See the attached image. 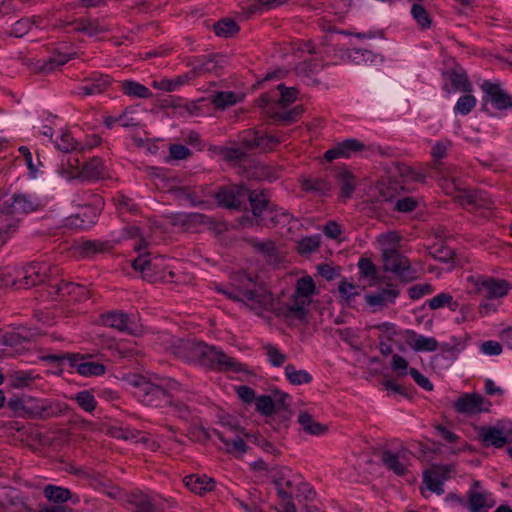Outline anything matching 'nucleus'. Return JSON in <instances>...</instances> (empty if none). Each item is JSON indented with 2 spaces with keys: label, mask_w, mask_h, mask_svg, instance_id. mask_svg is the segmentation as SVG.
Returning a JSON list of instances; mask_svg holds the SVG:
<instances>
[{
  "label": "nucleus",
  "mask_w": 512,
  "mask_h": 512,
  "mask_svg": "<svg viewBox=\"0 0 512 512\" xmlns=\"http://www.w3.org/2000/svg\"><path fill=\"white\" fill-rule=\"evenodd\" d=\"M364 148L363 143L356 139H347L336 147L329 149L325 152L324 158L327 161H332L340 157H349L351 152L361 151Z\"/></svg>",
  "instance_id": "nucleus-21"
},
{
  "label": "nucleus",
  "mask_w": 512,
  "mask_h": 512,
  "mask_svg": "<svg viewBox=\"0 0 512 512\" xmlns=\"http://www.w3.org/2000/svg\"><path fill=\"white\" fill-rule=\"evenodd\" d=\"M98 431L102 433L105 432L112 437L123 439L125 441H134L135 443H147L149 441V438L146 434L137 430L123 429L121 427L110 426L104 423L98 424Z\"/></svg>",
  "instance_id": "nucleus-19"
},
{
  "label": "nucleus",
  "mask_w": 512,
  "mask_h": 512,
  "mask_svg": "<svg viewBox=\"0 0 512 512\" xmlns=\"http://www.w3.org/2000/svg\"><path fill=\"white\" fill-rule=\"evenodd\" d=\"M302 186L306 191H317L320 193H326L331 188L328 182L320 178L305 179Z\"/></svg>",
  "instance_id": "nucleus-55"
},
{
  "label": "nucleus",
  "mask_w": 512,
  "mask_h": 512,
  "mask_svg": "<svg viewBox=\"0 0 512 512\" xmlns=\"http://www.w3.org/2000/svg\"><path fill=\"white\" fill-rule=\"evenodd\" d=\"M443 76L446 80L443 88L447 92H451L449 85L455 91H461L464 93H470L472 91V85L468 80L466 72L460 66L457 65L444 71Z\"/></svg>",
  "instance_id": "nucleus-12"
},
{
  "label": "nucleus",
  "mask_w": 512,
  "mask_h": 512,
  "mask_svg": "<svg viewBox=\"0 0 512 512\" xmlns=\"http://www.w3.org/2000/svg\"><path fill=\"white\" fill-rule=\"evenodd\" d=\"M216 68L217 63L212 56H209L205 60H199V63L193 66V68L189 71V74L192 80H194L195 78L205 73L215 71Z\"/></svg>",
  "instance_id": "nucleus-39"
},
{
  "label": "nucleus",
  "mask_w": 512,
  "mask_h": 512,
  "mask_svg": "<svg viewBox=\"0 0 512 512\" xmlns=\"http://www.w3.org/2000/svg\"><path fill=\"white\" fill-rule=\"evenodd\" d=\"M411 14L421 28H430L432 20L429 13L425 10L423 6H421L420 4H413L411 8Z\"/></svg>",
  "instance_id": "nucleus-46"
},
{
  "label": "nucleus",
  "mask_w": 512,
  "mask_h": 512,
  "mask_svg": "<svg viewBox=\"0 0 512 512\" xmlns=\"http://www.w3.org/2000/svg\"><path fill=\"white\" fill-rule=\"evenodd\" d=\"M246 199L249 200L255 217H260L265 210L269 212L275 211L274 206L269 204V198L265 191H251L247 188Z\"/></svg>",
  "instance_id": "nucleus-22"
},
{
  "label": "nucleus",
  "mask_w": 512,
  "mask_h": 512,
  "mask_svg": "<svg viewBox=\"0 0 512 512\" xmlns=\"http://www.w3.org/2000/svg\"><path fill=\"white\" fill-rule=\"evenodd\" d=\"M391 368L397 373L398 377H403L407 374L408 361L404 357L396 354L392 357Z\"/></svg>",
  "instance_id": "nucleus-60"
},
{
  "label": "nucleus",
  "mask_w": 512,
  "mask_h": 512,
  "mask_svg": "<svg viewBox=\"0 0 512 512\" xmlns=\"http://www.w3.org/2000/svg\"><path fill=\"white\" fill-rule=\"evenodd\" d=\"M257 277L238 272L233 277V289L223 290L228 298L244 303L250 310L260 315L264 311L274 309L272 293L261 283L256 281Z\"/></svg>",
  "instance_id": "nucleus-2"
},
{
  "label": "nucleus",
  "mask_w": 512,
  "mask_h": 512,
  "mask_svg": "<svg viewBox=\"0 0 512 512\" xmlns=\"http://www.w3.org/2000/svg\"><path fill=\"white\" fill-rule=\"evenodd\" d=\"M100 320L104 326L116 329L120 332H126L133 336H137L141 333L135 319L127 313L110 311L102 314Z\"/></svg>",
  "instance_id": "nucleus-8"
},
{
  "label": "nucleus",
  "mask_w": 512,
  "mask_h": 512,
  "mask_svg": "<svg viewBox=\"0 0 512 512\" xmlns=\"http://www.w3.org/2000/svg\"><path fill=\"white\" fill-rule=\"evenodd\" d=\"M247 188L243 185L221 189L216 193L215 198L218 204L228 209H241L245 203Z\"/></svg>",
  "instance_id": "nucleus-11"
},
{
  "label": "nucleus",
  "mask_w": 512,
  "mask_h": 512,
  "mask_svg": "<svg viewBox=\"0 0 512 512\" xmlns=\"http://www.w3.org/2000/svg\"><path fill=\"white\" fill-rule=\"evenodd\" d=\"M281 141L280 137L255 128L247 129L239 135V144L250 151L258 149L262 152H269Z\"/></svg>",
  "instance_id": "nucleus-6"
},
{
  "label": "nucleus",
  "mask_w": 512,
  "mask_h": 512,
  "mask_svg": "<svg viewBox=\"0 0 512 512\" xmlns=\"http://www.w3.org/2000/svg\"><path fill=\"white\" fill-rule=\"evenodd\" d=\"M69 59L70 58L67 55L58 54L45 61L42 65L38 66L35 71L38 73H50L56 70V68L66 64Z\"/></svg>",
  "instance_id": "nucleus-41"
},
{
  "label": "nucleus",
  "mask_w": 512,
  "mask_h": 512,
  "mask_svg": "<svg viewBox=\"0 0 512 512\" xmlns=\"http://www.w3.org/2000/svg\"><path fill=\"white\" fill-rule=\"evenodd\" d=\"M430 255H432L434 258L442 261V262H448L449 260L453 259L455 252L454 250L443 246V245H435L430 248Z\"/></svg>",
  "instance_id": "nucleus-57"
},
{
  "label": "nucleus",
  "mask_w": 512,
  "mask_h": 512,
  "mask_svg": "<svg viewBox=\"0 0 512 512\" xmlns=\"http://www.w3.org/2000/svg\"><path fill=\"white\" fill-rule=\"evenodd\" d=\"M298 423L301 425L303 430L310 435L319 436L328 431L327 425L315 421L306 411L300 412L298 416Z\"/></svg>",
  "instance_id": "nucleus-25"
},
{
  "label": "nucleus",
  "mask_w": 512,
  "mask_h": 512,
  "mask_svg": "<svg viewBox=\"0 0 512 512\" xmlns=\"http://www.w3.org/2000/svg\"><path fill=\"white\" fill-rule=\"evenodd\" d=\"M382 258L384 270L395 273L403 282L417 279V272L411 267L409 259L396 249L383 250Z\"/></svg>",
  "instance_id": "nucleus-5"
},
{
  "label": "nucleus",
  "mask_w": 512,
  "mask_h": 512,
  "mask_svg": "<svg viewBox=\"0 0 512 512\" xmlns=\"http://www.w3.org/2000/svg\"><path fill=\"white\" fill-rule=\"evenodd\" d=\"M400 291L394 284L389 283L387 287L380 288L376 292L365 295L366 303L371 306L386 307L395 303Z\"/></svg>",
  "instance_id": "nucleus-15"
},
{
  "label": "nucleus",
  "mask_w": 512,
  "mask_h": 512,
  "mask_svg": "<svg viewBox=\"0 0 512 512\" xmlns=\"http://www.w3.org/2000/svg\"><path fill=\"white\" fill-rule=\"evenodd\" d=\"M36 204L26 195H14L11 202L6 201L0 207V215H14L34 211Z\"/></svg>",
  "instance_id": "nucleus-18"
},
{
  "label": "nucleus",
  "mask_w": 512,
  "mask_h": 512,
  "mask_svg": "<svg viewBox=\"0 0 512 512\" xmlns=\"http://www.w3.org/2000/svg\"><path fill=\"white\" fill-rule=\"evenodd\" d=\"M453 471V465H432L431 468L425 470L424 472L432 477H435L437 480H440L442 484H444V482L449 479V474Z\"/></svg>",
  "instance_id": "nucleus-49"
},
{
  "label": "nucleus",
  "mask_w": 512,
  "mask_h": 512,
  "mask_svg": "<svg viewBox=\"0 0 512 512\" xmlns=\"http://www.w3.org/2000/svg\"><path fill=\"white\" fill-rule=\"evenodd\" d=\"M213 30L217 36L228 38L239 31V26L233 19L223 18L213 24Z\"/></svg>",
  "instance_id": "nucleus-34"
},
{
  "label": "nucleus",
  "mask_w": 512,
  "mask_h": 512,
  "mask_svg": "<svg viewBox=\"0 0 512 512\" xmlns=\"http://www.w3.org/2000/svg\"><path fill=\"white\" fill-rule=\"evenodd\" d=\"M309 304V299L299 298L294 295L291 302L274 310L276 311L277 315L283 316L287 319L304 321L307 316L306 306Z\"/></svg>",
  "instance_id": "nucleus-14"
},
{
  "label": "nucleus",
  "mask_w": 512,
  "mask_h": 512,
  "mask_svg": "<svg viewBox=\"0 0 512 512\" xmlns=\"http://www.w3.org/2000/svg\"><path fill=\"white\" fill-rule=\"evenodd\" d=\"M360 274L365 277H374L376 274V267L374 263L368 258H361L358 262Z\"/></svg>",
  "instance_id": "nucleus-62"
},
{
  "label": "nucleus",
  "mask_w": 512,
  "mask_h": 512,
  "mask_svg": "<svg viewBox=\"0 0 512 512\" xmlns=\"http://www.w3.org/2000/svg\"><path fill=\"white\" fill-rule=\"evenodd\" d=\"M479 437L487 446L503 447L507 438L503 431L495 427H481L479 429Z\"/></svg>",
  "instance_id": "nucleus-24"
},
{
  "label": "nucleus",
  "mask_w": 512,
  "mask_h": 512,
  "mask_svg": "<svg viewBox=\"0 0 512 512\" xmlns=\"http://www.w3.org/2000/svg\"><path fill=\"white\" fill-rule=\"evenodd\" d=\"M31 25V20L21 19L13 25L10 34L14 35L15 37H22L29 32Z\"/></svg>",
  "instance_id": "nucleus-63"
},
{
  "label": "nucleus",
  "mask_w": 512,
  "mask_h": 512,
  "mask_svg": "<svg viewBox=\"0 0 512 512\" xmlns=\"http://www.w3.org/2000/svg\"><path fill=\"white\" fill-rule=\"evenodd\" d=\"M321 237L319 235L307 236L297 242V252L301 255H308L320 247Z\"/></svg>",
  "instance_id": "nucleus-37"
},
{
  "label": "nucleus",
  "mask_w": 512,
  "mask_h": 512,
  "mask_svg": "<svg viewBox=\"0 0 512 512\" xmlns=\"http://www.w3.org/2000/svg\"><path fill=\"white\" fill-rule=\"evenodd\" d=\"M170 192L174 196V198L179 202H188L193 206L200 205L203 203V201H201L198 198L195 191L191 187H173L170 189Z\"/></svg>",
  "instance_id": "nucleus-33"
},
{
  "label": "nucleus",
  "mask_w": 512,
  "mask_h": 512,
  "mask_svg": "<svg viewBox=\"0 0 512 512\" xmlns=\"http://www.w3.org/2000/svg\"><path fill=\"white\" fill-rule=\"evenodd\" d=\"M176 220L187 231H197L201 226L213 228L215 224L212 218L200 213L178 215Z\"/></svg>",
  "instance_id": "nucleus-20"
},
{
  "label": "nucleus",
  "mask_w": 512,
  "mask_h": 512,
  "mask_svg": "<svg viewBox=\"0 0 512 512\" xmlns=\"http://www.w3.org/2000/svg\"><path fill=\"white\" fill-rule=\"evenodd\" d=\"M211 102L215 107L219 109H225L226 107L234 105L237 102V96L234 92L231 91L217 92L212 96Z\"/></svg>",
  "instance_id": "nucleus-43"
},
{
  "label": "nucleus",
  "mask_w": 512,
  "mask_h": 512,
  "mask_svg": "<svg viewBox=\"0 0 512 512\" xmlns=\"http://www.w3.org/2000/svg\"><path fill=\"white\" fill-rule=\"evenodd\" d=\"M278 90L280 91V98L278 99V104L281 107H286L290 105L297 98V89L294 87L287 88L284 86V84H279Z\"/></svg>",
  "instance_id": "nucleus-54"
},
{
  "label": "nucleus",
  "mask_w": 512,
  "mask_h": 512,
  "mask_svg": "<svg viewBox=\"0 0 512 512\" xmlns=\"http://www.w3.org/2000/svg\"><path fill=\"white\" fill-rule=\"evenodd\" d=\"M85 356L80 354H71L67 356V363L71 368H75L82 376L96 375V364L84 361Z\"/></svg>",
  "instance_id": "nucleus-28"
},
{
  "label": "nucleus",
  "mask_w": 512,
  "mask_h": 512,
  "mask_svg": "<svg viewBox=\"0 0 512 512\" xmlns=\"http://www.w3.org/2000/svg\"><path fill=\"white\" fill-rule=\"evenodd\" d=\"M55 145L58 150L69 153L75 150L77 142L73 138L70 132L63 131L61 134L56 138Z\"/></svg>",
  "instance_id": "nucleus-47"
},
{
  "label": "nucleus",
  "mask_w": 512,
  "mask_h": 512,
  "mask_svg": "<svg viewBox=\"0 0 512 512\" xmlns=\"http://www.w3.org/2000/svg\"><path fill=\"white\" fill-rule=\"evenodd\" d=\"M75 400L78 405L87 412H92L95 409L96 403L94 395L91 391L84 390L76 394Z\"/></svg>",
  "instance_id": "nucleus-53"
},
{
  "label": "nucleus",
  "mask_w": 512,
  "mask_h": 512,
  "mask_svg": "<svg viewBox=\"0 0 512 512\" xmlns=\"http://www.w3.org/2000/svg\"><path fill=\"white\" fill-rule=\"evenodd\" d=\"M285 374L289 381L294 385L306 384L312 381V376L305 370H296V368L288 364L285 367Z\"/></svg>",
  "instance_id": "nucleus-38"
},
{
  "label": "nucleus",
  "mask_w": 512,
  "mask_h": 512,
  "mask_svg": "<svg viewBox=\"0 0 512 512\" xmlns=\"http://www.w3.org/2000/svg\"><path fill=\"white\" fill-rule=\"evenodd\" d=\"M480 87L484 105L490 103L496 110H512V95L499 82L485 80Z\"/></svg>",
  "instance_id": "nucleus-7"
},
{
  "label": "nucleus",
  "mask_w": 512,
  "mask_h": 512,
  "mask_svg": "<svg viewBox=\"0 0 512 512\" xmlns=\"http://www.w3.org/2000/svg\"><path fill=\"white\" fill-rule=\"evenodd\" d=\"M172 353L185 361L220 371H242V364L223 351L203 342L191 339H177L171 346Z\"/></svg>",
  "instance_id": "nucleus-1"
},
{
  "label": "nucleus",
  "mask_w": 512,
  "mask_h": 512,
  "mask_svg": "<svg viewBox=\"0 0 512 512\" xmlns=\"http://www.w3.org/2000/svg\"><path fill=\"white\" fill-rule=\"evenodd\" d=\"M250 150L240 144L239 147H223L220 149V154L226 161H241L247 156Z\"/></svg>",
  "instance_id": "nucleus-45"
},
{
  "label": "nucleus",
  "mask_w": 512,
  "mask_h": 512,
  "mask_svg": "<svg viewBox=\"0 0 512 512\" xmlns=\"http://www.w3.org/2000/svg\"><path fill=\"white\" fill-rule=\"evenodd\" d=\"M438 342L435 338L418 335L414 343V351L416 352H433L437 350Z\"/></svg>",
  "instance_id": "nucleus-51"
},
{
  "label": "nucleus",
  "mask_w": 512,
  "mask_h": 512,
  "mask_svg": "<svg viewBox=\"0 0 512 512\" xmlns=\"http://www.w3.org/2000/svg\"><path fill=\"white\" fill-rule=\"evenodd\" d=\"M250 245L269 262L278 263L280 261L279 253L276 249L275 243L271 240L258 241L255 239L250 240Z\"/></svg>",
  "instance_id": "nucleus-26"
},
{
  "label": "nucleus",
  "mask_w": 512,
  "mask_h": 512,
  "mask_svg": "<svg viewBox=\"0 0 512 512\" xmlns=\"http://www.w3.org/2000/svg\"><path fill=\"white\" fill-rule=\"evenodd\" d=\"M101 338L102 349L111 353L114 358H132L137 352L132 349H120L116 346L114 339L107 338L104 333L98 335Z\"/></svg>",
  "instance_id": "nucleus-32"
},
{
  "label": "nucleus",
  "mask_w": 512,
  "mask_h": 512,
  "mask_svg": "<svg viewBox=\"0 0 512 512\" xmlns=\"http://www.w3.org/2000/svg\"><path fill=\"white\" fill-rule=\"evenodd\" d=\"M396 173L402 177L404 180H411V181H423L424 175L415 172L412 170L410 166H407L405 164H397L395 166Z\"/></svg>",
  "instance_id": "nucleus-56"
},
{
  "label": "nucleus",
  "mask_w": 512,
  "mask_h": 512,
  "mask_svg": "<svg viewBox=\"0 0 512 512\" xmlns=\"http://www.w3.org/2000/svg\"><path fill=\"white\" fill-rule=\"evenodd\" d=\"M475 105L476 98L470 93H467L466 95H463L458 99L454 107V110L456 113L467 115L475 107Z\"/></svg>",
  "instance_id": "nucleus-50"
},
{
  "label": "nucleus",
  "mask_w": 512,
  "mask_h": 512,
  "mask_svg": "<svg viewBox=\"0 0 512 512\" xmlns=\"http://www.w3.org/2000/svg\"><path fill=\"white\" fill-rule=\"evenodd\" d=\"M53 275V268L44 263H31L24 268V276L21 280V286L29 288L43 283L47 278Z\"/></svg>",
  "instance_id": "nucleus-13"
},
{
  "label": "nucleus",
  "mask_w": 512,
  "mask_h": 512,
  "mask_svg": "<svg viewBox=\"0 0 512 512\" xmlns=\"http://www.w3.org/2000/svg\"><path fill=\"white\" fill-rule=\"evenodd\" d=\"M453 302V298L448 293H441L433 297L431 300H429V308L430 309H439L446 305H451Z\"/></svg>",
  "instance_id": "nucleus-61"
},
{
  "label": "nucleus",
  "mask_w": 512,
  "mask_h": 512,
  "mask_svg": "<svg viewBox=\"0 0 512 512\" xmlns=\"http://www.w3.org/2000/svg\"><path fill=\"white\" fill-rule=\"evenodd\" d=\"M484 398L478 393H466L460 396L454 403V408L461 414H475L482 412Z\"/></svg>",
  "instance_id": "nucleus-17"
},
{
  "label": "nucleus",
  "mask_w": 512,
  "mask_h": 512,
  "mask_svg": "<svg viewBox=\"0 0 512 512\" xmlns=\"http://www.w3.org/2000/svg\"><path fill=\"white\" fill-rule=\"evenodd\" d=\"M10 385L13 388H22L27 386L31 380L32 377L29 373L23 372V371H14L10 374Z\"/></svg>",
  "instance_id": "nucleus-58"
},
{
  "label": "nucleus",
  "mask_w": 512,
  "mask_h": 512,
  "mask_svg": "<svg viewBox=\"0 0 512 512\" xmlns=\"http://www.w3.org/2000/svg\"><path fill=\"white\" fill-rule=\"evenodd\" d=\"M358 288L359 287L357 285L347 279H342L338 283V292L341 299L345 302H350L354 297L360 294Z\"/></svg>",
  "instance_id": "nucleus-44"
},
{
  "label": "nucleus",
  "mask_w": 512,
  "mask_h": 512,
  "mask_svg": "<svg viewBox=\"0 0 512 512\" xmlns=\"http://www.w3.org/2000/svg\"><path fill=\"white\" fill-rule=\"evenodd\" d=\"M315 292V283L309 276L302 277L297 281L295 296L299 298L309 299Z\"/></svg>",
  "instance_id": "nucleus-40"
},
{
  "label": "nucleus",
  "mask_w": 512,
  "mask_h": 512,
  "mask_svg": "<svg viewBox=\"0 0 512 512\" xmlns=\"http://www.w3.org/2000/svg\"><path fill=\"white\" fill-rule=\"evenodd\" d=\"M336 180L341 189V196L345 199L351 198L356 187L355 176L347 169H342L337 173Z\"/></svg>",
  "instance_id": "nucleus-27"
},
{
  "label": "nucleus",
  "mask_w": 512,
  "mask_h": 512,
  "mask_svg": "<svg viewBox=\"0 0 512 512\" xmlns=\"http://www.w3.org/2000/svg\"><path fill=\"white\" fill-rule=\"evenodd\" d=\"M493 504H488L487 499L483 493L469 491L468 493V507L471 512H479L484 507H491Z\"/></svg>",
  "instance_id": "nucleus-48"
},
{
  "label": "nucleus",
  "mask_w": 512,
  "mask_h": 512,
  "mask_svg": "<svg viewBox=\"0 0 512 512\" xmlns=\"http://www.w3.org/2000/svg\"><path fill=\"white\" fill-rule=\"evenodd\" d=\"M122 91L127 96L147 99L152 97L150 89L136 81L126 80L121 83Z\"/></svg>",
  "instance_id": "nucleus-31"
},
{
  "label": "nucleus",
  "mask_w": 512,
  "mask_h": 512,
  "mask_svg": "<svg viewBox=\"0 0 512 512\" xmlns=\"http://www.w3.org/2000/svg\"><path fill=\"white\" fill-rule=\"evenodd\" d=\"M451 146V141L445 140V141H438L434 144L431 150V155L434 158V161L432 162V168L438 170L441 166V159L444 158L447 154V150Z\"/></svg>",
  "instance_id": "nucleus-42"
},
{
  "label": "nucleus",
  "mask_w": 512,
  "mask_h": 512,
  "mask_svg": "<svg viewBox=\"0 0 512 512\" xmlns=\"http://www.w3.org/2000/svg\"><path fill=\"white\" fill-rule=\"evenodd\" d=\"M256 409L263 415L269 416L276 410V403L268 395H262L255 399Z\"/></svg>",
  "instance_id": "nucleus-52"
},
{
  "label": "nucleus",
  "mask_w": 512,
  "mask_h": 512,
  "mask_svg": "<svg viewBox=\"0 0 512 512\" xmlns=\"http://www.w3.org/2000/svg\"><path fill=\"white\" fill-rule=\"evenodd\" d=\"M126 233L131 238H138V242L134 245V250L135 251L140 252L143 249L147 248L148 242L144 238V236L141 233L139 227H137V226H129V227L126 228Z\"/></svg>",
  "instance_id": "nucleus-59"
},
{
  "label": "nucleus",
  "mask_w": 512,
  "mask_h": 512,
  "mask_svg": "<svg viewBox=\"0 0 512 512\" xmlns=\"http://www.w3.org/2000/svg\"><path fill=\"white\" fill-rule=\"evenodd\" d=\"M44 496L51 502L61 504L71 498V492L63 487L48 485L44 488Z\"/></svg>",
  "instance_id": "nucleus-35"
},
{
  "label": "nucleus",
  "mask_w": 512,
  "mask_h": 512,
  "mask_svg": "<svg viewBox=\"0 0 512 512\" xmlns=\"http://www.w3.org/2000/svg\"><path fill=\"white\" fill-rule=\"evenodd\" d=\"M477 291L487 299L504 297L511 289V285L504 279L480 278L476 282Z\"/></svg>",
  "instance_id": "nucleus-10"
},
{
  "label": "nucleus",
  "mask_w": 512,
  "mask_h": 512,
  "mask_svg": "<svg viewBox=\"0 0 512 512\" xmlns=\"http://www.w3.org/2000/svg\"><path fill=\"white\" fill-rule=\"evenodd\" d=\"M169 152L170 157L175 160H184L191 155V151L181 144L170 145Z\"/></svg>",
  "instance_id": "nucleus-64"
},
{
  "label": "nucleus",
  "mask_w": 512,
  "mask_h": 512,
  "mask_svg": "<svg viewBox=\"0 0 512 512\" xmlns=\"http://www.w3.org/2000/svg\"><path fill=\"white\" fill-rule=\"evenodd\" d=\"M164 261L162 256L151 257L149 253H143L132 261V267L135 271H139L142 278L148 282H173L174 272L166 271Z\"/></svg>",
  "instance_id": "nucleus-4"
},
{
  "label": "nucleus",
  "mask_w": 512,
  "mask_h": 512,
  "mask_svg": "<svg viewBox=\"0 0 512 512\" xmlns=\"http://www.w3.org/2000/svg\"><path fill=\"white\" fill-rule=\"evenodd\" d=\"M159 383L151 382L142 376L135 375L130 384L137 388V396L147 406L164 407L172 405L171 390L178 389L179 383L175 380L156 378Z\"/></svg>",
  "instance_id": "nucleus-3"
},
{
  "label": "nucleus",
  "mask_w": 512,
  "mask_h": 512,
  "mask_svg": "<svg viewBox=\"0 0 512 512\" xmlns=\"http://www.w3.org/2000/svg\"><path fill=\"white\" fill-rule=\"evenodd\" d=\"M68 164L71 167H75L78 170L80 176L88 179H94L95 165L93 159H91V161L88 162L86 159L81 160L78 157L69 158Z\"/></svg>",
  "instance_id": "nucleus-36"
},
{
  "label": "nucleus",
  "mask_w": 512,
  "mask_h": 512,
  "mask_svg": "<svg viewBox=\"0 0 512 512\" xmlns=\"http://www.w3.org/2000/svg\"><path fill=\"white\" fill-rule=\"evenodd\" d=\"M456 198L464 207L491 208L493 204L488 195L480 190L466 189L461 191Z\"/></svg>",
  "instance_id": "nucleus-16"
},
{
  "label": "nucleus",
  "mask_w": 512,
  "mask_h": 512,
  "mask_svg": "<svg viewBox=\"0 0 512 512\" xmlns=\"http://www.w3.org/2000/svg\"><path fill=\"white\" fill-rule=\"evenodd\" d=\"M381 462L391 471L398 476H403L407 473V468L399 460V455L389 450H384L380 454Z\"/></svg>",
  "instance_id": "nucleus-29"
},
{
  "label": "nucleus",
  "mask_w": 512,
  "mask_h": 512,
  "mask_svg": "<svg viewBox=\"0 0 512 512\" xmlns=\"http://www.w3.org/2000/svg\"><path fill=\"white\" fill-rule=\"evenodd\" d=\"M185 486L197 495H204L214 489V480L207 476L189 475L184 478Z\"/></svg>",
  "instance_id": "nucleus-23"
},
{
  "label": "nucleus",
  "mask_w": 512,
  "mask_h": 512,
  "mask_svg": "<svg viewBox=\"0 0 512 512\" xmlns=\"http://www.w3.org/2000/svg\"><path fill=\"white\" fill-rule=\"evenodd\" d=\"M219 440L223 443L222 449L235 457H241L247 452V445L243 437L247 438L248 433L236 432L233 434L232 428L229 431H215Z\"/></svg>",
  "instance_id": "nucleus-9"
},
{
  "label": "nucleus",
  "mask_w": 512,
  "mask_h": 512,
  "mask_svg": "<svg viewBox=\"0 0 512 512\" xmlns=\"http://www.w3.org/2000/svg\"><path fill=\"white\" fill-rule=\"evenodd\" d=\"M190 81H192V78L190 77L189 72H187L183 75L176 76L173 79H162L160 81H154L153 86L166 92H173L180 86L188 84Z\"/></svg>",
  "instance_id": "nucleus-30"
}]
</instances>
